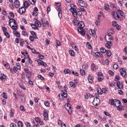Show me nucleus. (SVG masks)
<instances>
[{"label": "nucleus", "mask_w": 127, "mask_h": 127, "mask_svg": "<svg viewBox=\"0 0 127 127\" xmlns=\"http://www.w3.org/2000/svg\"><path fill=\"white\" fill-rule=\"evenodd\" d=\"M2 29L4 33V35H5V36H6V37H7V38H9L10 37V35H9V33L7 32V29H6V28L2 27Z\"/></svg>", "instance_id": "obj_7"}, {"label": "nucleus", "mask_w": 127, "mask_h": 127, "mask_svg": "<svg viewBox=\"0 0 127 127\" xmlns=\"http://www.w3.org/2000/svg\"><path fill=\"white\" fill-rule=\"evenodd\" d=\"M66 110L68 112V114L71 115L72 114V109H71V105L70 104H66L64 106Z\"/></svg>", "instance_id": "obj_8"}, {"label": "nucleus", "mask_w": 127, "mask_h": 127, "mask_svg": "<svg viewBox=\"0 0 127 127\" xmlns=\"http://www.w3.org/2000/svg\"><path fill=\"white\" fill-rule=\"evenodd\" d=\"M37 62L39 64V65H42V66H47V64L46 63L42 61L41 60H38Z\"/></svg>", "instance_id": "obj_18"}, {"label": "nucleus", "mask_w": 127, "mask_h": 127, "mask_svg": "<svg viewBox=\"0 0 127 127\" xmlns=\"http://www.w3.org/2000/svg\"><path fill=\"white\" fill-rule=\"evenodd\" d=\"M43 115L44 116V120H45V121H47V120H48V113H47V111L44 110Z\"/></svg>", "instance_id": "obj_14"}, {"label": "nucleus", "mask_w": 127, "mask_h": 127, "mask_svg": "<svg viewBox=\"0 0 127 127\" xmlns=\"http://www.w3.org/2000/svg\"><path fill=\"white\" fill-rule=\"evenodd\" d=\"M4 66L6 68V69H9L10 68V65H9V64L7 62H5L4 63Z\"/></svg>", "instance_id": "obj_27"}, {"label": "nucleus", "mask_w": 127, "mask_h": 127, "mask_svg": "<svg viewBox=\"0 0 127 127\" xmlns=\"http://www.w3.org/2000/svg\"><path fill=\"white\" fill-rule=\"evenodd\" d=\"M37 11H38V8H37V7H35L34 8V10L32 12L33 16H34L35 17L37 16V15H38V13H37Z\"/></svg>", "instance_id": "obj_13"}, {"label": "nucleus", "mask_w": 127, "mask_h": 127, "mask_svg": "<svg viewBox=\"0 0 127 127\" xmlns=\"http://www.w3.org/2000/svg\"><path fill=\"white\" fill-rule=\"evenodd\" d=\"M5 78H6V76H5L4 74H1V77H0V79L1 81H3V80H4Z\"/></svg>", "instance_id": "obj_35"}, {"label": "nucleus", "mask_w": 127, "mask_h": 127, "mask_svg": "<svg viewBox=\"0 0 127 127\" xmlns=\"http://www.w3.org/2000/svg\"><path fill=\"white\" fill-rule=\"evenodd\" d=\"M116 101V99H112V100H110L109 103H110V105H111L112 106H115V102Z\"/></svg>", "instance_id": "obj_37"}, {"label": "nucleus", "mask_w": 127, "mask_h": 127, "mask_svg": "<svg viewBox=\"0 0 127 127\" xmlns=\"http://www.w3.org/2000/svg\"><path fill=\"white\" fill-rule=\"evenodd\" d=\"M116 85L118 89H124V85H123V83L120 82V81H117L116 83Z\"/></svg>", "instance_id": "obj_19"}, {"label": "nucleus", "mask_w": 127, "mask_h": 127, "mask_svg": "<svg viewBox=\"0 0 127 127\" xmlns=\"http://www.w3.org/2000/svg\"><path fill=\"white\" fill-rule=\"evenodd\" d=\"M100 52L104 54L105 52H107V50L105 48H101L100 49Z\"/></svg>", "instance_id": "obj_36"}, {"label": "nucleus", "mask_w": 127, "mask_h": 127, "mask_svg": "<svg viewBox=\"0 0 127 127\" xmlns=\"http://www.w3.org/2000/svg\"><path fill=\"white\" fill-rule=\"evenodd\" d=\"M20 110L22 111V112H25L26 110L24 109V107L22 105H21L20 106Z\"/></svg>", "instance_id": "obj_54"}, {"label": "nucleus", "mask_w": 127, "mask_h": 127, "mask_svg": "<svg viewBox=\"0 0 127 127\" xmlns=\"http://www.w3.org/2000/svg\"><path fill=\"white\" fill-rule=\"evenodd\" d=\"M9 116L10 118H13V117L14 116V113L12 112V110H10V112L9 113Z\"/></svg>", "instance_id": "obj_46"}, {"label": "nucleus", "mask_w": 127, "mask_h": 127, "mask_svg": "<svg viewBox=\"0 0 127 127\" xmlns=\"http://www.w3.org/2000/svg\"><path fill=\"white\" fill-rule=\"evenodd\" d=\"M17 125L19 127H23V124H22V122L21 121H18Z\"/></svg>", "instance_id": "obj_44"}, {"label": "nucleus", "mask_w": 127, "mask_h": 127, "mask_svg": "<svg viewBox=\"0 0 127 127\" xmlns=\"http://www.w3.org/2000/svg\"><path fill=\"white\" fill-rule=\"evenodd\" d=\"M64 74H71V71L69 69H65L64 70Z\"/></svg>", "instance_id": "obj_30"}, {"label": "nucleus", "mask_w": 127, "mask_h": 127, "mask_svg": "<svg viewBox=\"0 0 127 127\" xmlns=\"http://www.w3.org/2000/svg\"><path fill=\"white\" fill-rule=\"evenodd\" d=\"M22 34L23 36H27V32H25V31H22Z\"/></svg>", "instance_id": "obj_63"}, {"label": "nucleus", "mask_w": 127, "mask_h": 127, "mask_svg": "<svg viewBox=\"0 0 127 127\" xmlns=\"http://www.w3.org/2000/svg\"><path fill=\"white\" fill-rule=\"evenodd\" d=\"M35 24L37 26V27H40L41 26V23H40V21L38 20H36L35 22Z\"/></svg>", "instance_id": "obj_26"}, {"label": "nucleus", "mask_w": 127, "mask_h": 127, "mask_svg": "<svg viewBox=\"0 0 127 127\" xmlns=\"http://www.w3.org/2000/svg\"><path fill=\"white\" fill-rule=\"evenodd\" d=\"M86 45H87V48H88V49H92V46L91 45V44H90V43L87 42L86 43Z\"/></svg>", "instance_id": "obj_51"}, {"label": "nucleus", "mask_w": 127, "mask_h": 127, "mask_svg": "<svg viewBox=\"0 0 127 127\" xmlns=\"http://www.w3.org/2000/svg\"><path fill=\"white\" fill-rule=\"evenodd\" d=\"M43 24L44 26H46V25H49V22L48 21L43 20Z\"/></svg>", "instance_id": "obj_38"}, {"label": "nucleus", "mask_w": 127, "mask_h": 127, "mask_svg": "<svg viewBox=\"0 0 127 127\" xmlns=\"http://www.w3.org/2000/svg\"><path fill=\"white\" fill-rule=\"evenodd\" d=\"M111 14L116 20H120V19H121V16L116 11H113Z\"/></svg>", "instance_id": "obj_3"}, {"label": "nucleus", "mask_w": 127, "mask_h": 127, "mask_svg": "<svg viewBox=\"0 0 127 127\" xmlns=\"http://www.w3.org/2000/svg\"><path fill=\"white\" fill-rule=\"evenodd\" d=\"M78 15L80 16V15H82V12L80 9H77L76 11H75V13L74 14V17H77Z\"/></svg>", "instance_id": "obj_10"}, {"label": "nucleus", "mask_w": 127, "mask_h": 127, "mask_svg": "<svg viewBox=\"0 0 127 127\" xmlns=\"http://www.w3.org/2000/svg\"><path fill=\"white\" fill-rule=\"evenodd\" d=\"M16 68H17L18 70H20V69H21V66H20V64H19V63L16 64Z\"/></svg>", "instance_id": "obj_43"}, {"label": "nucleus", "mask_w": 127, "mask_h": 127, "mask_svg": "<svg viewBox=\"0 0 127 127\" xmlns=\"http://www.w3.org/2000/svg\"><path fill=\"white\" fill-rule=\"evenodd\" d=\"M44 105L46 106V107H50V104H49V102L47 101H45L44 102Z\"/></svg>", "instance_id": "obj_60"}, {"label": "nucleus", "mask_w": 127, "mask_h": 127, "mask_svg": "<svg viewBox=\"0 0 127 127\" xmlns=\"http://www.w3.org/2000/svg\"><path fill=\"white\" fill-rule=\"evenodd\" d=\"M95 68H96V65L95 64H91V69L92 71H94Z\"/></svg>", "instance_id": "obj_50"}, {"label": "nucleus", "mask_w": 127, "mask_h": 127, "mask_svg": "<svg viewBox=\"0 0 127 127\" xmlns=\"http://www.w3.org/2000/svg\"><path fill=\"white\" fill-rule=\"evenodd\" d=\"M97 93L99 94V95H103V91L101 88H97Z\"/></svg>", "instance_id": "obj_31"}, {"label": "nucleus", "mask_w": 127, "mask_h": 127, "mask_svg": "<svg viewBox=\"0 0 127 127\" xmlns=\"http://www.w3.org/2000/svg\"><path fill=\"white\" fill-rule=\"evenodd\" d=\"M77 3L81 7H87V3L83 0H78Z\"/></svg>", "instance_id": "obj_5"}, {"label": "nucleus", "mask_w": 127, "mask_h": 127, "mask_svg": "<svg viewBox=\"0 0 127 127\" xmlns=\"http://www.w3.org/2000/svg\"><path fill=\"white\" fill-rule=\"evenodd\" d=\"M31 51L32 53H34V54H40V53L37 52L34 49H32Z\"/></svg>", "instance_id": "obj_45"}, {"label": "nucleus", "mask_w": 127, "mask_h": 127, "mask_svg": "<svg viewBox=\"0 0 127 127\" xmlns=\"http://www.w3.org/2000/svg\"><path fill=\"white\" fill-rule=\"evenodd\" d=\"M108 93V90L106 89V88H103L102 89V94H107Z\"/></svg>", "instance_id": "obj_59"}, {"label": "nucleus", "mask_w": 127, "mask_h": 127, "mask_svg": "<svg viewBox=\"0 0 127 127\" xmlns=\"http://www.w3.org/2000/svg\"><path fill=\"white\" fill-rule=\"evenodd\" d=\"M73 23L74 25H78L79 24V21L77 19H73Z\"/></svg>", "instance_id": "obj_42"}, {"label": "nucleus", "mask_w": 127, "mask_h": 127, "mask_svg": "<svg viewBox=\"0 0 127 127\" xmlns=\"http://www.w3.org/2000/svg\"><path fill=\"white\" fill-rule=\"evenodd\" d=\"M67 90H68V88H67L66 86H64V90H62L61 95L59 94V98L61 100H64V99H66V98L68 97V93H67Z\"/></svg>", "instance_id": "obj_2"}, {"label": "nucleus", "mask_w": 127, "mask_h": 127, "mask_svg": "<svg viewBox=\"0 0 127 127\" xmlns=\"http://www.w3.org/2000/svg\"><path fill=\"white\" fill-rule=\"evenodd\" d=\"M104 9L105 10H109L110 9V5L109 4H105L104 6Z\"/></svg>", "instance_id": "obj_33"}, {"label": "nucleus", "mask_w": 127, "mask_h": 127, "mask_svg": "<svg viewBox=\"0 0 127 127\" xmlns=\"http://www.w3.org/2000/svg\"><path fill=\"white\" fill-rule=\"evenodd\" d=\"M56 47H58V46H61V43L59 40H56Z\"/></svg>", "instance_id": "obj_52"}, {"label": "nucleus", "mask_w": 127, "mask_h": 127, "mask_svg": "<svg viewBox=\"0 0 127 127\" xmlns=\"http://www.w3.org/2000/svg\"><path fill=\"white\" fill-rule=\"evenodd\" d=\"M23 5L25 7V8H27L29 5H30V4H29V2L28 1H26L24 2Z\"/></svg>", "instance_id": "obj_24"}, {"label": "nucleus", "mask_w": 127, "mask_h": 127, "mask_svg": "<svg viewBox=\"0 0 127 127\" xmlns=\"http://www.w3.org/2000/svg\"><path fill=\"white\" fill-rule=\"evenodd\" d=\"M118 12L121 16H124V12L121 9L118 10Z\"/></svg>", "instance_id": "obj_39"}, {"label": "nucleus", "mask_w": 127, "mask_h": 127, "mask_svg": "<svg viewBox=\"0 0 127 127\" xmlns=\"http://www.w3.org/2000/svg\"><path fill=\"white\" fill-rule=\"evenodd\" d=\"M87 79H88L89 83H93L94 79H93V77H92V76L89 75L87 77Z\"/></svg>", "instance_id": "obj_21"}, {"label": "nucleus", "mask_w": 127, "mask_h": 127, "mask_svg": "<svg viewBox=\"0 0 127 127\" xmlns=\"http://www.w3.org/2000/svg\"><path fill=\"white\" fill-rule=\"evenodd\" d=\"M92 104L93 106L97 107V106H99V104H100V99L98 98H94Z\"/></svg>", "instance_id": "obj_9"}, {"label": "nucleus", "mask_w": 127, "mask_h": 127, "mask_svg": "<svg viewBox=\"0 0 127 127\" xmlns=\"http://www.w3.org/2000/svg\"><path fill=\"white\" fill-rule=\"evenodd\" d=\"M29 39H30V41H31L32 42H33V41H34V39H35V38H34V37H33L32 36H30Z\"/></svg>", "instance_id": "obj_56"}, {"label": "nucleus", "mask_w": 127, "mask_h": 127, "mask_svg": "<svg viewBox=\"0 0 127 127\" xmlns=\"http://www.w3.org/2000/svg\"><path fill=\"white\" fill-rule=\"evenodd\" d=\"M2 97L4 98V99H7V95H6V93L4 92L2 93Z\"/></svg>", "instance_id": "obj_62"}, {"label": "nucleus", "mask_w": 127, "mask_h": 127, "mask_svg": "<svg viewBox=\"0 0 127 127\" xmlns=\"http://www.w3.org/2000/svg\"><path fill=\"white\" fill-rule=\"evenodd\" d=\"M99 82H102L104 80V77L103 76H100L98 78Z\"/></svg>", "instance_id": "obj_61"}, {"label": "nucleus", "mask_w": 127, "mask_h": 127, "mask_svg": "<svg viewBox=\"0 0 127 127\" xmlns=\"http://www.w3.org/2000/svg\"><path fill=\"white\" fill-rule=\"evenodd\" d=\"M105 39L106 42H113L114 41L113 37L110 34L106 35L105 36Z\"/></svg>", "instance_id": "obj_4"}, {"label": "nucleus", "mask_w": 127, "mask_h": 127, "mask_svg": "<svg viewBox=\"0 0 127 127\" xmlns=\"http://www.w3.org/2000/svg\"><path fill=\"white\" fill-rule=\"evenodd\" d=\"M72 47L73 49H74V50H75V51H78V50H79V49L78 48V47H77V46L73 45Z\"/></svg>", "instance_id": "obj_55"}, {"label": "nucleus", "mask_w": 127, "mask_h": 127, "mask_svg": "<svg viewBox=\"0 0 127 127\" xmlns=\"http://www.w3.org/2000/svg\"><path fill=\"white\" fill-rule=\"evenodd\" d=\"M11 22H13V23L14 24H17V22H16V21L13 19V18H11L9 19V26H11Z\"/></svg>", "instance_id": "obj_20"}, {"label": "nucleus", "mask_w": 127, "mask_h": 127, "mask_svg": "<svg viewBox=\"0 0 127 127\" xmlns=\"http://www.w3.org/2000/svg\"><path fill=\"white\" fill-rule=\"evenodd\" d=\"M24 71L25 73H27V75H29V76H31V72L29 71L28 68H24Z\"/></svg>", "instance_id": "obj_23"}, {"label": "nucleus", "mask_w": 127, "mask_h": 127, "mask_svg": "<svg viewBox=\"0 0 127 127\" xmlns=\"http://www.w3.org/2000/svg\"><path fill=\"white\" fill-rule=\"evenodd\" d=\"M80 72L81 75H82V76L85 75V74H86V72H85V70L84 69H80Z\"/></svg>", "instance_id": "obj_48"}, {"label": "nucleus", "mask_w": 127, "mask_h": 127, "mask_svg": "<svg viewBox=\"0 0 127 127\" xmlns=\"http://www.w3.org/2000/svg\"><path fill=\"white\" fill-rule=\"evenodd\" d=\"M38 78H39V79H40V80H44V77L42 76V75L40 74L38 75Z\"/></svg>", "instance_id": "obj_57"}, {"label": "nucleus", "mask_w": 127, "mask_h": 127, "mask_svg": "<svg viewBox=\"0 0 127 127\" xmlns=\"http://www.w3.org/2000/svg\"><path fill=\"white\" fill-rule=\"evenodd\" d=\"M13 34L16 37H20V34L19 33L17 32V31H13Z\"/></svg>", "instance_id": "obj_29"}, {"label": "nucleus", "mask_w": 127, "mask_h": 127, "mask_svg": "<svg viewBox=\"0 0 127 127\" xmlns=\"http://www.w3.org/2000/svg\"><path fill=\"white\" fill-rule=\"evenodd\" d=\"M79 27L77 28V31L80 34L81 36H85V31L83 27H85V24L83 21H80L78 23Z\"/></svg>", "instance_id": "obj_1"}, {"label": "nucleus", "mask_w": 127, "mask_h": 127, "mask_svg": "<svg viewBox=\"0 0 127 127\" xmlns=\"http://www.w3.org/2000/svg\"><path fill=\"white\" fill-rule=\"evenodd\" d=\"M21 100L22 103H25V97H24V96L23 95H21Z\"/></svg>", "instance_id": "obj_49"}, {"label": "nucleus", "mask_w": 127, "mask_h": 127, "mask_svg": "<svg viewBox=\"0 0 127 127\" xmlns=\"http://www.w3.org/2000/svg\"><path fill=\"white\" fill-rule=\"evenodd\" d=\"M118 111H124L125 110L124 106H120L118 108H117Z\"/></svg>", "instance_id": "obj_32"}, {"label": "nucleus", "mask_w": 127, "mask_h": 127, "mask_svg": "<svg viewBox=\"0 0 127 127\" xmlns=\"http://www.w3.org/2000/svg\"><path fill=\"white\" fill-rule=\"evenodd\" d=\"M126 73L127 71H126V69L125 68H122L121 69H120V73L122 77H125V76H126V74H127Z\"/></svg>", "instance_id": "obj_16"}, {"label": "nucleus", "mask_w": 127, "mask_h": 127, "mask_svg": "<svg viewBox=\"0 0 127 127\" xmlns=\"http://www.w3.org/2000/svg\"><path fill=\"white\" fill-rule=\"evenodd\" d=\"M122 105V103L120 100H118V99H115V102L114 106L116 107L117 108H119V107H121V105Z\"/></svg>", "instance_id": "obj_12"}, {"label": "nucleus", "mask_w": 127, "mask_h": 127, "mask_svg": "<svg viewBox=\"0 0 127 127\" xmlns=\"http://www.w3.org/2000/svg\"><path fill=\"white\" fill-rule=\"evenodd\" d=\"M31 33L33 37L35 38V39H37V36L36 35V33H35L34 31H31Z\"/></svg>", "instance_id": "obj_34"}, {"label": "nucleus", "mask_w": 127, "mask_h": 127, "mask_svg": "<svg viewBox=\"0 0 127 127\" xmlns=\"http://www.w3.org/2000/svg\"><path fill=\"white\" fill-rule=\"evenodd\" d=\"M38 55H39L38 58H39V59H42V60L44 59V56L40 54H38Z\"/></svg>", "instance_id": "obj_58"}, {"label": "nucleus", "mask_w": 127, "mask_h": 127, "mask_svg": "<svg viewBox=\"0 0 127 127\" xmlns=\"http://www.w3.org/2000/svg\"><path fill=\"white\" fill-rule=\"evenodd\" d=\"M14 6L16 7V8H18L20 6V2L18 0H15L14 1Z\"/></svg>", "instance_id": "obj_11"}, {"label": "nucleus", "mask_w": 127, "mask_h": 127, "mask_svg": "<svg viewBox=\"0 0 127 127\" xmlns=\"http://www.w3.org/2000/svg\"><path fill=\"white\" fill-rule=\"evenodd\" d=\"M69 53L70 55V56H74V55H75V53H74V51L73 50H70L69 51Z\"/></svg>", "instance_id": "obj_40"}, {"label": "nucleus", "mask_w": 127, "mask_h": 127, "mask_svg": "<svg viewBox=\"0 0 127 127\" xmlns=\"http://www.w3.org/2000/svg\"><path fill=\"white\" fill-rule=\"evenodd\" d=\"M31 26L33 29H38V27H37L35 24H31Z\"/></svg>", "instance_id": "obj_41"}, {"label": "nucleus", "mask_w": 127, "mask_h": 127, "mask_svg": "<svg viewBox=\"0 0 127 127\" xmlns=\"http://www.w3.org/2000/svg\"><path fill=\"white\" fill-rule=\"evenodd\" d=\"M10 27H11V28H12V29H13V30L16 31V29H17V23L16 24H14L13 25L10 26Z\"/></svg>", "instance_id": "obj_25"}, {"label": "nucleus", "mask_w": 127, "mask_h": 127, "mask_svg": "<svg viewBox=\"0 0 127 127\" xmlns=\"http://www.w3.org/2000/svg\"><path fill=\"white\" fill-rule=\"evenodd\" d=\"M108 73L110 75H111V76H114V75H115V73L112 70H109Z\"/></svg>", "instance_id": "obj_64"}, {"label": "nucleus", "mask_w": 127, "mask_h": 127, "mask_svg": "<svg viewBox=\"0 0 127 127\" xmlns=\"http://www.w3.org/2000/svg\"><path fill=\"white\" fill-rule=\"evenodd\" d=\"M26 9L24 7H20L18 10V12L20 14H23L25 12Z\"/></svg>", "instance_id": "obj_15"}, {"label": "nucleus", "mask_w": 127, "mask_h": 127, "mask_svg": "<svg viewBox=\"0 0 127 127\" xmlns=\"http://www.w3.org/2000/svg\"><path fill=\"white\" fill-rule=\"evenodd\" d=\"M76 9H77V7L76 5L72 4L71 5V7L69 9V11L72 12L73 16H74V14H75V12H76Z\"/></svg>", "instance_id": "obj_6"}, {"label": "nucleus", "mask_w": 127, "mask_h": 127, "mask_svg": "<svg viewBox=\"0 0 127 127\" xmlns=\"http://www.w3.org/2000/svg\"><path fill=\"white\" fill-rule=\"evenodd\" d=\"M69 86H70L71 88H76V84L72 81L69 82Z\"/></svg>", "instance_id": "obj_28"}, {"label": "nucleus", "mask_w": 127, "mask_h": 127, "mask_svg": "<svg viewBox=\"0 0 127 127\" xmlns=\"http://www.w3.org/2000/svg\"><path fill=\"white\" fill-rule=\"evenodd\" d=\"M89 34L92 36H95V35H96V31H95L94 30L91 29L89 30Z\"/></svg>", "instance_id": "obj_22"}, {"label": "nucleus", "mask_w": 127, "mask_h": 127, "mask_svg": "<svg viewBox=\"0 0 127 127\" xmlns=\"http://www.w3.org/2000/svg\"><path fill=\"white\" fill-rule=\"evenodd\" d=\"M107 55L108 57H111V56H112V52H111V51L108 50L107 51Z\"/></svg>", "instance_id": "obj_47"}, {"label": "nucleus", "mask_w": 127, "mask_h": 127, "mask_svg": "<svg viewBox=\"0 0 127 127\" xmlns=\"http://www.w3.org/2000/svg\"><path fill=\"white\" fill-rule=\"evenodd\" d=\"M107 43H106L105 45L107 48L108 49H111V46H113V42H106Z\"/></svg>", "instance_id": "obj_17"}, {"label": "nucleus", "mask_w": 127, "mask_h": 127, "mask_svg": "<svg viewBox=\"0 0 127 127\" xmlns=\"http://www.w3.org/2000/svg\"><path fill=\"white\" fill-rule=\"evenodd\" d=\"M29 1L30 3H31V4H35V3L36 2V0H29Z\"/></svg>", "instance_id": "obj_53"}]
</instances>
